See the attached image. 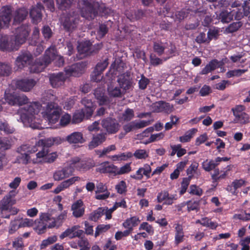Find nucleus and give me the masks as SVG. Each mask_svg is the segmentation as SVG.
Segmentation results:
<instances>
[{
	"mask_svg": "<svg viewBox=\"0 0 250 250\" xmlns=\"http://www.w3.org/2000/svg\"><path fill=\"white\" fill-rule=\"evenodd\" d=\"M84 70V65L82 63H76L65 68V76L63 73H53L50 75L49 80L53 87H58L64 82L66 77L73 76L79 77Z\"/></svg>",
	"mask_w": 250,
	"mask_h": 250,
	"instance_id": "1",
	"label": "nucleus"
},
{
	"mask_svg": "<svg viewBox=\"0 0 250 250\" xmlns=\"http://www.w3.org/2000/svg\"><path fill=\"white\" fill-rule=\"evenodd\" d=\"M53 60L56 61V64L58 66H61L64 63L63 57L57 54L54 46H50L45 51L43 58L36 61V63L32 66L31 71L34 73L42 72Z\"/></svg>",
	"mask_w": 250,
	"mask_h": 250,
	"instance_id": "2",
	"label": "nucleus"
},
{
	"mask_svg": "<svg viewBox=\"0 0 250 250\" xmlns=\"http://www.w3.org/2000/svg\"><path fill=\"white\" fill-rule=\"evenodd\" d=\"M4 101L0 100V109H1L5 107L2 106V105H5L6 104L15 105H22L28 104V109H39L41 107L44 108V106H42V104L38 101L30 102L28 103V99L24 95H12L7 94L5 95Z\"/></svg>",
	"mask_w": 250,
	"mask_h": 250,
	"instance_id": "3",
	"label": "nucleus"
},
{
	"mask_svg": "<svg viewBox=\"0 0 250 250\" xmlns=\"http://www.w3.org/2000/svg\"><path fill=\"white\" fill-rule=\"evenodd\" d=\"M40 110H17L16 115L18 122L23 123L24 126L30 127L33 129H39L41 127V119L38 113Z\"/></svg>",
	"mask_w": 250,
	"mask_h": 250,
	"instance_id": "4",
	"label": "nucleus"
},
{
	"mask_svg": "<svg viewBox=\"0 0 250 250\" xmlns=\"http://www.w3.org/2000/svg\"><path fill=\"white\" fill-rule=\"evenodd\" d=\"M94 166V163L90 160L81 159L78 157L72 158L70 161L69 168L80 171H85Z\"/></svg>",
	"mask_w": 250,
	"mask_h": 250,
	"instance_id": "5",
	"label": "nucleus"
},
{
	"mask_svg": "<svg viewBox=\"0 0 250 250\" xmlns=\"http://www.w3.org/2000/svg\"><path fill=\"white\" fill-rule=\"evenodd\" d=\"M30 30L29 26L27 24H22L15 29L13 32L14 42L18 48L21 45L26 42Z\"/></svg>",
	"mask_w": 250,
	"mask_h": 250,
	"instance_id": "6",
	"label": "nucleus"
},
{
	"mask_svg": "<svg viewBox=\"0 0 250 250\" xmlns=\"http://www.w3.org/2000/svg\"><path fill=\"white\" fill-rule=\"evenodd\" d=\"M99 10L98 2H85V6L82 10V16L87 20H92L97 16Z\"/></svg>",
	"mask_w": 250,
	"mask_h": 250,
	"instance_id": "7",
	"label": "nucleus"
},
{
	"mask_svg": "<svg viewBox=\"0 0 250 250\" xmlns=\"http://www.w3.org/2000/svg\"><path fill=\"white\" fill-rule=\"evenodd\" d=\"M12 9L11 6L6 5L0 9V31L9 27L11 21Z\"/></svg>",
	"mask_w": 250,
	"mask_h": 250,
	"instance_id": "8",
	"label": "nucleus"
},
{
	"mask_svg": "<svg viewBox=\"0 0 250 250\" xmlns=\"http://www.w3.org/2000/svg\"><path fill=\"white\" fill-rule=\"evenodd\" d=\"M12 192H10L0 201V216L3 218L9 219V215H7L6 213L9 208L16 203L11 194Z\"/></svg>",
	"mask_w": 250,
	"mask_h": 250,
	"instance_id": "9",
	"label": "nucleus"
},
{
	"mask_svg": "<svg viewBox=\"0 0 250 250\" xmlns=\"http://www.w3.org/2000/svg\"><path fill=\"white\" fill-rule=\"evenodd\" d=\"M18 48L15 44L14 40L11 36L5 34L0 36V50L3 51H11L18 50Z\"/></svg>",
	"mask_w": 250,
	"mask_h": 250,
	"instance_id": "10",
	"label": "nucleus"
},
{
	"mask_svg": "<svg viewBox=\"0 0 250 250\" xmlns=\"http://www.w3.org/2000/svg\"><path fill=\"white\" fill-rule=\"evenodd\" d=\"M169 46L170 48H169V44L167 42H155L153 44V50L159 56H161L165 53L170 55L175 52V48L171 44Z\"/></svg>",
	"mask_w": 250,
	"mask_h": 250,
	"instance_id": "11",
	"label": "nucleus"
},
{
	"mask_svg": "<svg viewBox=\"0 0 250 250\" xmlns=\"http://www.w3.org/2000/svg\"><path fill=\"white\" fill-rule=\"evenodd\" d=\"M178 199L176 194H170L167 191L163 190L158 193L157 201L159 203H163V205L169 206L172 205L174 201Z\"/></svg>",
	"mask_w": 250,
	"mask_h": 250,
	"instance_id": "12",
	"label": "nucleus"
},
{
	"mask_svg": "<svg viewBox=\"0 0 250 250\" xmlns=\"http://www.w3.org/2000/svg\"><path fill=\"white\" fill-rule=\"evenodd\" d=\"M102 125L109 134L117 133L120 127V125L116 119L111 118L104 119L102 122Z\"/></svg>",
	"mask_w": 250,
	"mask_h": 250,
	"instance_id": "13",
	"label": "nucleus"
},
{
	"mask_svg": "<svg viewBox=\"0 0 250 250\" xmlns=\"http://www.w3.org/2000/svg\"><path fill=\"white\" fill-rule=\"evenodd\" d=\"M51 220V215L47 213H41L39 220H37L36 229L39 234L43 233L47 228V223Z\"/></svg>",
	"mask_w": 250,
	"mask_h": 250,
	"instance_id": "14",
	"label": "nucleus"
},
{
	"mask_svg": "<svg viewBox=\"0 0 250 250\" xmlns=\"http://www.w3.org/2000/svg\"><path fill=\"white\" fill-rule=\"evenodd\" d=\"M117 166L110 164L108 161L102 163L97 170L101 173H108L111 176H117Z\"/></svg>",
	"mask_w": 250,
	"mask_h": 250,
	"instance_id": "15",
	"label": "nucleus"
},
{
	"mask_svg": "<svg viewBox=\"0 0 250 250\" xmlns=\"http://www.w3.org/2000/svg\"><path fill=\"white\" fill-rule=\"evenodd\" d=\"M60 110H44L41 114L42 118L48 122L49 124L53 125L57 123L60 116Z\"/></svg>",
	"mask_w": 250,
	"mask_h": 250,
	"instance_id": "16",
	"label": "nucleus"
},
{
	"mask_svg": "<svg viewBox=\"0 0 250 250\" xmlns=\"http://www.w3.org/2000/svg\"><path fill=\"white\" fill-rule=\"evenodd\" d=\"M117 81L124 93L127 90L129 89L132 86L131 78L129 72H126L120 75Z\"/></svg>",
	"mask_w": 250,
	"mask_h": 250,
	"instance_id": "17",
	"label": "nucleus"
},
{
	"mask_svg": "<svg viewBox=\"0 0 250 250\" xmlns=\"http://www.w3.org/2000/svg\"><path fill=\"white\" fill-rule=\"evenodd\" d=\"M32 61V56L29 52L22 53L17 58L15 62L17 69L22 68L26 64H30Z\"/></svg>",
	"mask_w": 250,
	"mask_h": 250,
	"instance_id": "18",
	"label": "nucleus"
},
{
	"mask_svg": "<svg viewBox=\"0 0 250 250\" xmlns=\"http://www.w3.org/2000/svg\"><path fill=\"white\" fill-rule=\"evenodd\" d=\"M85 113L84 110H76L73 114L71 123L73 124H77L82 122L85 118L89 119L93 115L94 110H86Z\"/></svg>",
	"mask_w": 250,
	"mask_h": 250,
	"instance_id": "19",
	"label": "nucleus"
},
{
	"mask_svg": "<svg viewBox=\"0 0 250 250\" xmlns=\"http://www.w3.org/2000/svg\"><path fill=\"white\" fill-rule=\"evenodd\" d=\"M78 226H74L71 228L66 229L60 236V238L62 239L66 237H69L72 239L76 237H80L83 233V231L81 229H78Z\"/></svg>",
	"mask_w": 250,
	"mask_h": 250,
	"instance_id": "20",
	"label": "nucleus"
},
{
	"mask_svg": "<svg viewBox=\"0 0 250 250\" xmlns=\"http://www.w3.org/2000/svg\"><path fill=\"white\" fill-rule=\"evenodd\" d=\"M62 142V140L59 137L48 138L43 139L39 140L37 143L36 145L41 146L42 147L47 148L51 146L54 145H59Z\"/></svg>",
	"mask_w": 250,
	"mask_h": 250,
	"instance_id": "21",
	"label": "nucleus"
},
{
	"mask_svg": "<svg viewBox=\"0 0 250 250\" xmlns=\"http://www.w3.org/2000/svg\"><path fill=\"white\" fill-rule=\"evenodd\" d=\"M36 84L33 79H22L16 83V87L21 90L27 92L30 90Z\"/></svg>",
	"mask_w": 250,
	"mask_h": 250,
	"instance_id": "22",
	"label": "nucleus"
},
{
	"mask_svg": "<svg viewBox=\"0 0 250 250\" xmlns=\"http://www.w3.org/2000/svg\"><path fill=\"white\" fill-rule=\"evenodd\" d=\"M43 9L41 3H38L36 6L33 7L30 11V16L34 23L40 22L42 19V10Z\"/></svg>",
	"mask_w": 250,
	"mask_h": 250,
	"instance_id": "23",
	"label": "nucleus"
},
{
	"mask_svg": "<svg viewBox=\"0 0 250 250\" xmlns=\"http://www.w3.org/2000/svg\"><path fill=\"white\" fill-rule=\"evenodd\" d=\"M73 215L76 218L82 217L84 213L85 208L82 200H78L74 203L71 207Z\"/></svg>",
	"mask_w": 250,
	"mask_h": 250,
	"instance_id": "24",
	"label": "nucleus"
},
{
	"mask_svg": "<svg viewBox=\"0 0 250 250\" xmlns=\"http://www.w3.org/2000/svg\"><path fill=\"white\" fill-rule=\"evenodd\" d=\"M70 144H83L85 142L83 134L81 132H74L67 135L65 139Z\"/></svg>",
	"mask_w": 250,
	"mask_h": 250,
	"instance_id": "25",
	"label": "nucleus"
},
{
	"mask_svg": "<svg viewBox=\"0 0 250 250\" xmlns=\"http://www.w3.org/2000/svg\"><path fill=\"white\" fill-rule=\"evenodd\" d=\"M106 133H100L93 135L88 145L89 149L95 148L103 144L106 140Z\"/></svg>",
	"mask_w": 250,
	"mask_h": 250,
	"instance_id": "26",
	"label": "nucleus"
},
{
	"mask_svg": "<svg viewBox=\"0 0 250 250\" xmlns=\"http://www.w3.org/2000/svg\"><path fill=\"white\" fill-rule=\"evenodd\" d=\"M234 13V19L236 20H240L245 17H247L250 13V3L248 2L245 4H242V8L239 9Z\"/></svg>",
	"mask_w": 250,
	"mask_h": 250,
	"instance_id": "27",
	"label": "nucleus"
},
{
	"mask_svg": "<svg viewBox=\"0 0 250 250\" xmlns=\"http://www.w3.org/2000/svg\"><path fill=\"white\" fill-rule=\"evenodd\" d=\"M234 13V19L236 20H240L245 17H247L250 13V3L248 2L245 4H242V8L239 9Z\"/></svg>",
	"mask_w": 250,
	"mask_h": 250,
	"instance_id": "28",
	"label": "nucleus"
},
{
	"mask_svg": "<svg viewBox=\"0 0 250 250\" xmlns=\"http://www.w3.org/2000/svg\"><path fill=\"white\" fill-rule=\"evenodd\" d=\"M234 13V19L236 20H240L245 17H247L250 13V3L248 2L245 4H242V8L239 9Z\"/></svg>",
	"mask_w": 250,
	"mask_h": 250,
	"instance_id": "29",
	"label": "nucleus"
},
{
	"mask_svg": "<svg viewBox=\"0 0 250 250\" xmlns=\"http://www.w3.org/2000/svg\"><path fill=\"white\" fill-rule=\"evenodd\" d=\"M73 173V170L69 167H64L61 170H57L53 175V178L55 181H60L65 178L68 177Z\"/></svg>",
	"mask_w": 250,
	"mask_h": 250,
	"instance_id": "30",
	"label": "nucleus"
},
{
	"mask_svg": "<svg viewBox=\"0 0 250 250\" xmlns=\"http://www.w3.org/2000/svg\"><path fill=\"white\" fill-rule=\"evenodd\" d=\"M185 235L182 226L177 224L175 227V237L174 244L175 246H178L180 243L184 242L185 239Z\"/></svg>",
	"mask_w": 250,
	"mask_h": 250,
	"instance_id": "31",
	"label": "nucleus"
},
{
	"mask_svg": "<svg viewBox=\"0 0 250 250\" xmlns=\"http://www.w3.org/2000/svg\"><path fill=\"white\" fill-rule=\"evenodd\" d=\"M79 22V19L73 16H68L65 18L63 22L64 28L68 31L74 29Z\"/></svg>",
	"mask_w": 250,
	"mask_h": 250,
	"instance_id": "32",
	"label": "nucleus"
},
{
	"mask_svg": "<svg viewBox=\"0 0 250 250\" xmlns=\"http://www.w3.org/2000/svg\"><path fill=\"white\" fill-rule=\"evenodd\" d=\"M28 15L27 10L22 7L15 11L14 14L13 22L14 24L20 23L24 20Z\"/></svg>",
	"mask_w": 250,
	"mask_h": 250,
	"instance_id": "33",
	"label": "nucleus"
},
{
	"mask_svg": "<svg viewBox=\"0 0 250 250\" xmlns=\"http://www.w3.org/2000/svg\"><path fill=\"white\" fill-rule=\"evenodd\" d=\"M77 48L80 54L87 55L92 53L91 43L90 41H85L79 43Z\"/></svg>",
	"mask_w": 250,
	"mask_h": 250,
	"instance_id": "34",
	"label": "nucleus"
},
{
	"mask_svg": "<svg viewBox=\"0 0 250 250\" xmlns=\"http://www.w3.org/2000/svg\"><path fill=\"white\" fill-rule=\"evenodd\" d=\"M234 10H223L218 15V19L223 23H229L231 21L234 17Z\"/></svg>",
	"mask_w": 250,
	"mask_h": 250,
	"instance_id": "35",
	"label": "nucleus"
},
{
	"mask_svg": "<svg viewBox=\"0 0 250 250\" xmlns=\"http://www.w3.org/2000/svg\"><path fill=\"white\" fill-rule=\"evenodd\" d=\"M244 110H232L233 115L235 117V121L236 123L240 124L246 123L249 119L248 114L243 112Z\"/></svg>",
	"mask_w": 250,
	"mask_h": 250,
	"instance_id": "36",
	"label": "nucleus"
},
{
	"mask_svg": "<svg viewBox=\"0 0 250 250\" xmlns=\"http://www.w3.org/2000/svg\"><path fill=\"white\" fill-rule=\"evenodd\" d=\"M107 91L109 95L113 97H121L124 94L120 87L112 84L108 85Z\"/></svg>",
	"mask_w": 250,
	"mask_h": 250,
	"instance_id": "37",
	"label": "nucleus"
},
{
	"mask_svg": "<svg viewBox=\"0 0 250 250\" xmlns=\"http://www.w3.org/2000/svg\"><path fill=\"white\" fill-rule=\"evenodd\" d=\"M139 218L137 216H133L127 218L123 224V226L126 229H130L133 230V227L137 226L140 222Z\"/></svg>",
	"mask_w": 250,
	"mask_h": 250,
	"instance_id": "38",
	"label": "nucleus"
},
{
	"mask_svg": "<svg viewBox=\"0 0 250 250\" xmlns=\"http://www.w3.org/2000/svg\"><path fill=\"white\" fill-rule=\"evenodd\" d=\"M125 14L126 17L130 21H133L140 19L143 15V13L141 10H126Z\"/></svg>",
	"mask_w": 250,
	"mask_h": 250,
	"instance_id": "39",
	"label": "nucleus"
},
{
	"mask_svg": "<svg viewBox=\"0 0 250 250\" xmlns=\"http://www.w3.org/2000/svg\"><path fill=\"white\" fill-rule=\"evenodd\" d=\"M133 156V154L131 152H127L126 153H122L117 155H114L109 156L113 161H126L128 159L131 158Z\"/></svg>",
	"mask_w": 250,
	"mask_h": 250,
	"instance_id": "40",
	"label": "nucleus"
},
{
	"mask_svg": "<svg viewBox=\"0 0 250 250\" xmlns=\"http://www.w3.org/2000/svg\"><path fill=\"white\" fill-rule=\"evenodd\" d=\"M105 209L104 208H98L96 210L91 212L89 216V219L94 222L97 221L104 214Z\"/></svg>",
	"mask_w": 250,
	"mask_h": 250,
	"instance_id": "41",
	"label": "nucleus"
},
{
	"mask_svg": "<svg viewBox=\"0 0 250 250\" xmlns=\"http://www.w3.org/2000/svg\"><path fill=\"white\" fill-rule=\"evenodd\" d=\"M202 167L203 169L208 172H209L214 169L218 165L217 162H216V159L214 160H206L204 161L202 164Z\"/></svg>",
	"mask_w": 250,
	"mask_h": 250,
	"instance_id": "42",
	"label": "nucleus"
},
{
	"mask_svg": "<svg viewBox=\"0 0 250 250\" xmlns=\"http://www.w3.org/2000/svg\"><path fill=\"white\" fill-rule=\"evenodd\" d=\"M197 132V129L192 128L187 131L184 135L180 136L179 141L182 143L188 142Z\"/></svg>",
	"mask_w": 250,
	"mask_h": 250,
	"instance_id": "43",
	"label": "nucleus"
},
{
	"mask_svg": "<svg viewBox=\"0 0 250 250\" xmlns=\"http://www.w3.org/2000/svg\"><path fill=\"white\" fill-rule=\"evenodd\" d=\"M94 95L96 98L99 101L100 104H105L107 103L106 96H104L103 90L101 88H97L95 90Z\"/></svg>",
	"mask_w": 250,
	"mask_h": 250,
	"instance_id": "44",
	"label": "nucleus"
},
{
	"mask_svg": "<svg viewBox=\"0 0 250 250\" xmlns=\"http://www.w3.org/2000/svg\"><path fill=\"white\" fill-rule=\"evenodd\" d=\"M202 199L196 200H189L187 202V209L188 212L192 210L198 211L200 209L199 205L200 202Z\"/></svg>",
	"mask_w": 250,
	"mask_h": 250,
	"instance_id": "45",
	"label": "nucleus"
},
{
	"mask_svg": "<svg viewBox=\"0 0 250 250\" xmlns=\"http://www.w3.org/2000/svg\"><path fill=\"white\" fill-rule=\"evenodd\" d=\"M11 70L12 68L9 64L0 62V77L9 76Z\"/></svg>",
	"mask_w": 250,
	"mask_h": 250,
	"instance_id": "46",
	"label": "nucleus"
},
{
	"mask_svg": "<svg viewBox=\"0 0 250 250\" xmlns=\"http://www.w3.org/2000/svg\"><path fill=\"white\" fill-rule=\"evenodd\" d=\"M152 107L153 109H171L172 108L169 103L164 101H159L153 104Z\"/></svg>",
	"mask_w": 250,
	"mask_h": 250,
	"instance_id": "47",
	"label": "nucleus"
},
{
	"mask_svg": "<svg viewBox=\"0 0 250 250\" xmlns=\"http://www.w3.org/2000/svg\"><path fill=\"white\" fill-rule=\"evenodd\" d=\"M49 153L48 149L42 147V149L39 151L37 154L36 160H33L34 163L43 162L44 158Z\"/></svg>",
	"mask_w": 250,
	"mask_h": 250,
	"instance_id": "48",
	"label": "nucleus"
},
{
	"mask_svg": "<svg viewBox=\"0 0 250 250\" xmlns=\"http://www.w3.org/2000/svg\"><path fill=\"white\" fill-rule=\"evenodd\" d=\"M73 1V0H56V2L59 9L64 10L71 6Z\"/></svg>",
	"mask_w": 250,
	"mask_h": 250,
	"instance_id": "49",
	"label": "nucleus"
},
{
	"mask_svg": "<svg viewBox=\"0 0 250 250\" xmlns=\"http://www.w3.org/2000/svg\"><path fill=\"white\" fill-rule=\"evenodd\" d=\"M170 57V56H169L164 59H160L156 57L155 55H151L150 56V63L153 66H157L162 64L164 62L167 61Z\"/></svg>",
	"mask_w": 250,
	"mask_h": 250,
	"instance_id": "50",
	"label": "nucleus"
},
{
	"mask_svg": "<svg viewBox=\"0 0 250 250\" xmlns=\"http://www.w3.org/2000/svg\"><path fill=\"white\" fill-rule=\"evenodd\" d=\"M111 227L110 225L100 224L97 226L95 232V237H97L100 234L106 232Z\"/></svg>",
	"mask_w": 250,
	"mask_h": 250,
	"instance_id": "51",
	"label": "nucleus"
},
{
	"mask_svg": "<svg viewBox=\"0 0 250 250\" xmlns=\"http://www.w3.org/2000/svg\"><path fill=\"white\" fill-rule=\"evenodd\" d=\"M57 240L56 236H52L48 237L46 239L42 241L40 245L41 249H44L48 246L53 244Z\"/></svg>",
	"mask_w": 250,
	"mask_h": 250,
	"instance_id": "52",
	"label": "nucleus"
},
{
	"mask_svg": "<svg viewBox=\"0 0 250 250\" xmlns=\"http://www.w3.org/2000/svg\"><path fill=\"white\" fill-rule=\"evenodd\" d=\"M248 71V69H234L229 71L226 75L228 78L232 77H239Z\"/></svg>",
	"mask_w": 250,
	"mask_h": 250,
	"instance_id": "53",
	"label": "nucleus"
},
{
	"mask_svg": "<svg viewBox=\"0 0 250 250\" xmlns=\"http://www.w3.org/2000/svg\"><path fill=\"white\" fill-rule=\"evenodd\" d=\"M188 192L191 195L201 196L203 194V191L202 188L196 185H191L189 187Z\"/></svg>",
	"mask_w": 250,
	"mask_h": 250,
	"instance_id": "54",
	"label": "nucleus"
},
{
	"mask_svg": "<svg viewBox=\"0 0 250 250\" xmlns=\"http://www.w3.org/2000/svg\"><path fill=\"white\" fill-rule=\"evenodd\" d=\"M12 246L15 250H23L24 246L22 238L21 237L15 238L12 242Z\"/></svg>",
	"mask_w": 250,
	"mask_h": 250,
	"instance_id": "55",
	"label": "nucleus"
},
{
	"mask_svg": "<svg viewBox=\"0 0 250 250\" xmlns=\"http://www.w3.org/2000/svg\"><path fill=\"white\" fill-rule=\"evenodd\" d=\"M131 163H126L120 168L117 167V175L128 173L131 171Z\"/></svg>",
	"mask_w": 250,
	"mask_h": 250,
	"instance_id": "56",
	"label": "nucleus"
},
{
	"mask_svg": "<svg viewBox=\"0 0 250 250\" xmlns=\"http://www.w3.org/2000/svg\"><path fill=\"white\" fill-rule=\"evenodd\" d=\"M191 177L184 178L181 183V190L180 194L183 195L187 191L188 186L189 185Z\"/></svg>",
	"mask_w": 250,
	"mask_h": 250,
	"instance_id": "57",
	"label": "nucleus"
},
{
	"mask_svg": "<svg viewBox=\"0 0 250 250\" xmlns=\"http://www.w3.org/2000/svg\"><path fill=\"white\" fill-rule=\"evenodd\" d=\"M234 219H239L243 221H250V213H247L246 211L240 214H235L233 215Z\"/></svg>",
	"mask_w": 250,
	"mask_h": 250,
	"instance_id": "58",
	"label": "nucleus"
},
{
	"mask_svg": "<svg viewBox=\"0 0 250 250\" xmlns=\"http://www.w3.org/2000/svg\"><path fill=\"white\" fill-rule=\"evenodd\" d=\"M10 141L6 138H0V150H5L10 148Z\"/></svg>",
	"mask_w": 250,
	"mask_h": 250,
	"instance_id": "59",
	"label": "nucleus"
},
{
	"mask_svg": "<svg viewBox=\"0 0 250 250\" xmlns=\"http://www.w3.org/2000/svg\"><path fill=\"white\" fill-rule=\"evenodd\" d=\"M133 156L136 159H143L146 158L148 155L145 149H137L133 154Z\"/></svg>",
	"mask_w": 250,
	"mask_h": 250,
	"instance_id": "60",
	"label": "nucleus"
},
{
	"mask_svg": "<svg viewBox=\"0 0 250 250\" xmlns=\"http://www.w3.org/2000/svg\"><path fill=\"white\" fill-rule=\"evenodd\" d=\"M107 31L108 29L106 26L104 24H101L97 31V39L98 40L102 39L107 33Z\"/></svg>",
	"mask_w": 250,
	"mask_h": 250,
	"instance_id": "61",
	"label": "nucleus"
},
{
	"mask_svg": "<svg viewBox=\"0 0 250 250\" xmlns=\"http://www.w3.org/2000/svg\"><path fill=\"white\" fill-rule=\"evenodd\" d=\"M0 130L3 131L6 134H12L15 131V129L6 123H0Z\"/></svg>",
	"mask_w": 250,
	"mask_h": 250,
	"instance_id": "62",
	"label": "nucleus"
},
{
	"mask_svg": "<svg viewBox=\"0 0 250 250\" xmlns=\"http://www.w3.org/2000/svg\"><path fill=\"white\" fill-rule=\"evenodd\" d=\"M115 189L117 192L120 194H123L126 191V183L124 181H120L115 186Z\"/></svg>",
	"mask_w": 250,
	"mask_h": 250,
	"instance_id": "63",
	"label": "nucleus"
},
{
	"mask_svg": "<svg viewBox=\"0 0 250 250\" xmlns=\"http://www.w3.org/2000/svg\"><path fill=\"white\" fill-rule=\"evenodd\" d=\"M241 22H235L231 23L227 28V31L229 33H233L237 31L242 26Z\"/></svg>",
	"mask_w": 250,
	"mask_h": 250,
	"instance_id": "64",
	"label": "nucleus"
}]
</instances>
